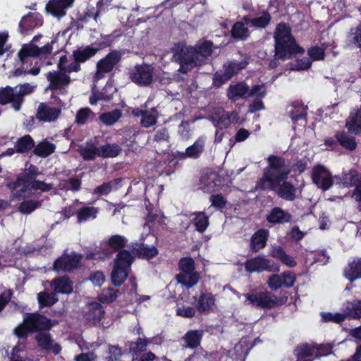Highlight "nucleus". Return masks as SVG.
Listing matches in <instances>:
<instances>
[{"label":"nucleus","mask_w":361,"mask_h":361,"mask_svg":"<svg viewBox=\"0 0 361 361\" xmlns=\"http://www.w3.org/2000/svg\"><path fill=\"white\" fill-rule=\"evenodd\" d=\"M239 121L238 113L235 111H224L217 120V127L220 129H226L231 124H235Z\"/></svg>","instance_id":"34"},{"label":"nucleus","mask_w":361,"mask_h":361,"mask_svg":"<svg viewBox=\"0 0 361 361\" xmlns=\"http://www.w3.org/2000/svg\"><path fill=\"white\" fill-rule=\"evenodd\" d=\"M250 35V32L244 23L240 21L235 22L231 30V37L235 40H245Z\"/></svg>","instance_id":"38"},{"label":"nucleus","mask_w":361,"mask_h":361,"mask_svg":"<svg viewBox=\"0 0 361 361\" xmlns=\"http://www.w3.org/2000/svg\"><path fill=\"white\" fill-rule=\"evenodd\" d=\"M27 355L25 350L19 345H16L12 349L10 357V361H26Z\"/></svg>","instance_id":"64"},{"label":"nucleus","mask_w":361,"mask_h":361,"mask_svg":"<svg viewBox=\"0 0 361 361\" xmlns=\"http://www.w3.org/2000/svg\"><path fill=\"white\" fill-rule=\"evenodd\" d=\"M35 341L39 348L44 350H50L52 349V351L55 355H58L61 350L59 344L55 343L54 345V340L52 339L51 334L48 332H39L35 336Z\"/></svg>","instance_id":"21"},{"label":"nucleus","mask_w":361,"mask_h":361,"mask_svg":"<svg viewBox=\"0 0 361 361\" xmlns=\"http://www.w3.org/2000/svg\"><path fill=\"white\" fill-rule=\"evenodd\" d=\"M37 300L39 307L44 308L51 307L58 302L59 298L54 292L49 293L46 291H42L37 294Z\"/></svg>","instance_id":"44"},{"label":"nucleus","mask_w":361,"mask_h":361,"mask_svg":"<svg viewBox=\"0 0 361 361\" xmlns=\"http://www.w3.org/2000/svg\"><path fill=\"white\" fill-rule=\"evenodd\" d=\"M196 308H194L190 306H179L177 304L176 309V314L177 316L183 317V318H192L195 317L196 314Z\"/></svg>","instance_id":"62"},{"label":"nucleus","mask_w":361,"mask_h":361,"mask_svg":"<svg viewBox=\"0 0 361 361\" xmlns=\"http://www.w3.org/2000/svg\"><path fill=\"white\" fill-rule=\"evenodd\" d=\"M345 126L348 132L353 135L361 134V105L355 113H350Z\"/></svg>","instance_id":"31"},{"label":"nucleus","mask_w":361,"mask_h":361,"mask_svg":"<svg viewBox=\"0 0 361 361\" xmlns=\"http://www.w3.org/2000/svg\"><path fill=\"white\" fill-rule=\"evenodd\" d=\"M51 320L38 312L25 313L23 324L14 329V334L18 338L27 339L29 334L47 331L51 329Z\"/></svg>","instance_id":"3"},{"label":"nucleus","mask_w":361,"mask_h":361,"mask_svg":"<svg viewBox=\"0 0 361 361\" xmlns=\"http://www.w3.org/2000/svg\"><path fill=\"white\" fill-rule=\"evenodd\" d=\"M47 78L49 81V88L56 90L62 85H67L71 82V78L65 72H49Z\"/></svg>","instance_id":"25"},{"label":"nucleus","mask_w":361,"mask_h":361,"mask_svg":"<svg viewBox=\"0 0 361 361\" xmlns=\"http://www.w3.org/2000/svg\"><path fill=\"white\" fill-rule=\"evenodd\" d=\"M213 42L212 41L206 40L198 46L193 47L195 49V54L198 56L199 59L202 60L211 56L212 53Z\"/></svg>","instance_id":"49"},{"label":"nucleus","mask_w":361,"mask_h":361,"mask_svg":"<svg viewBox=\"0 0 361 361\" xmlns=\"http://www.w3.org/2000/svg\"><path fill=\"white\" fill-rule=\"evenodd\" d=\"M37 45L30 42L24 44L17 54V61L23 66L28 62L29 58H37Z\"/></svg>","instance_id":"29"},{"label":"nucleus","mask_w":361,"mask_h":361,"mask_svg":"<svg viewBox=\"0 0 361 361\" xmlns=\"http://www.w3.org/2000/svg\"><path fill=\"white\" fill-rule=\"evenodd\" d=\"M105 314L103 306L97 302H92L87 305V310L84 318L87 324L97 325L100 323Z\"/></svg>","instance_id":"17"},{"label":"nucleus","mask_w":361,"mask_h":361,"mask_svg":"<svg viewBox=\"0 0 361 361\" xmlns=\"http://www.w3.org/2000/svg\"><path fill=\"white\" fill-rule=\"evenodd\" d=\"M335 138L337 139L338 144L347 150L354 151L357 148V143L355 137L343 130L336 132Z\"/></svg>","instance_id":"32"},{"label":"nucleus","mask_w":361,"mask_h":361,"mask_svg":"<svg viewBox=\"0 0 361 361\" xmlns=\"http://www.w3.org/2000/svg\"><path fill=\"white\" fill-rule=\"evenodd\" d=\"M122 114L120 109H114L111 111L106 112L100 116V120L107 126L114 124L121 117Z\"/></svg>","instance_id":"54"},{"label":"nucleus","mask_w":361,"mask_h":361,"mask_svg":"<svg viewBox=\"0 0 361 361\" xmlns=\"http://www.w3.org/2000/svg\"><path fill=\"white\" fill-rule=\"evenodd\" d=\"M270 256L280 260L281 263L288 267L293 268L297 265L296 261L290 255H288L280 245L272 247Z\"/></svg>","instance_id":"30"},{"label":"nucleus","mask_w":361,"mask_h":361,"mask_svg":"<svg viewBox=\"0 0 361 361\" xmlns=\"http://www.w3.org/2000/svg\"><path fill=\"white\" fill-rule=\"evenodd\" d=\"M271 16L267 11H263L262 15L252 18L253 27L256 28H266L271 23Z\"/></svg>","instance_id":"55"},{"label":"nucleus","mask_w":361,"mask_h":361,"mask_svg":"<svg viewBox=\"0 0 361 361\" xmlns=\"http://www.w3.org/2000/svg\"><path fill=\"white\" fill-rule=\"evenodd\" d=\"M205 140L200 137L195 142L188 147L185 152H177V157L180 160L186 159H197L200 158L204 150Z\"/></svg>","instance_id":"15"},{"label":"nucleus","mask_w":361,"mask_h":361,"mask_svg":"<svg viewBox=\"0 0 361 361\" xmlns=\"http://www.w3.org/2000/svg\"><path fill=\"white\" fill-rule=\"evenodd\" d=\"M179 158L177 157V152H165L159 159V176H169L173 173L178 165Z\"/></svg>","instance_id":"13"},{"label":"nucleus","mask_w":361,"mask_h":361,"mask_svg":"<svg viewBox=\"0 0 361 361\" xmlns=\"http://www.w3.org/2000/svg\"><path fill=\"white\" fill-rule=\"evenodd\" d=\"M152 68L149 65H136L129 72L132 82L140 86H147L152 82Z\"/></svg>","instance_id":"11"},{"label":"nucleus","mask_w":361,"mask_h":361,"mask_svg":"<svg viewBox=\"0 0 361 361\" xmlns=\"http://www.w3.org/2000/svg\"><path fill=\"white\" fill-rule=\"evenodd\" d=\"M55 149L56 145L54 143L44 140L39 142L37 145H35L32 152L39 157L46 158L53 154Z\"/></svg>","instance_id":"33"},{"label":"nucleus","mask_w":361,"mask_h":361,"mask_svg":"<svg viewBox=\"0 0 361 361\" xmlns=\"http://www.w3.org/2000/svg\"><path fill=\"white\" fill-rule=\"evenodd\" d=\"M196 300L195 308L200 313H204L213 310L215 306L216 298L211 292H201Z\"/></svg>","instance_id":"22"},{"label":"nucleus","mask_w":361,"mask_h":361,"mask_svg":"<svg viewBox=\"0 0 361 361\" xmlns=\"http://www.w3.org/2000/svg\"><path fill=\"white\" fill-rule=\"evenodd\" d=\"M81 258L80 255L60 257L55 260L54 269L57 272L72 271L78 267Z\"/></svg>","instance_id":"14"},{"label":"nucleus","mask_w":361,"mask_h":361,"mask_svg":"<svg viewBox=\"0 0 361 361\" xmlns=\"http://www.w3.org/2000/svg\"><path fill=\"white\" fill-rule=\"evenodd\" d=\"M17 87H18V90H16L17 100L20 101L22 106L25 101L24 97L32 93L34 91L35 87L31 86L29 83H24Z\"/></svg>","instance_id":"61"},{"label":"nucleus","mask_w":361,"mask_h":361,"mask_svg":"<svg viewBox=\"0 0 361 361\" xmlns=\"http://www.w3.org/2000/svg\"><path fill=\"white\" fill-rule=\"evenodd\" d=\"M132 114L135 117H142L140 123L143 127L148 128L156 123V116L147 110L135 108L133 109Z\"/></svg>","instance_id":"39"},{"label":"nucleus","mask_w":361,"mask_h":361,"mask_svg":"<svg viewBox=\"0 0 361 361\" xmlns=\"http://www.w3.org/2000/svg\"><path fill=\"white\" fill-rule=\"evenodd\" d=\"M51 287L56 294H69L73 291V283L66 276L54 279L51 283Z\"/></svg>","instance_id":"28"},{"label":"nucleus","mask_w":361,"mask_h":361,"mask_svg":"<svg viewBox=\"0 0 361 361\" xmlns=\"http://www.w3.org/2000/svg\"><path fill=\"white\" fill-rule=\"evenodd\" d=\"M307 107L303 105L293 106V109L290 112V117L293 123L307 118Z\"/></svg>","instance_id":"57"},{"label":"nucleus","mask_w":361,"mask_h":361,"mask_svg":"<svg viewBox=\"0 0 361 361\" xmlns=\"http://www.w3.org/2000/svg\"><path fill=\"white\" fill-rule=\"evenodd\" d=\"M128 276V269L114 265L111 273V282L115 286H120Z\"/></svg>","instance_id":"48"},{"label":"nucleus","mask_w":361,"mask_h":361,"mask_svg":"<svg viewBox=\"0 0 361 361\" xmlns=\"http://www.w3.org/2000/svg\"><path fill=\"white\" fill-rule=\"evenodd\" d=\"M127 240L123 235H113L108 240V245L114 250H121L126 247Z\"/></svg>","instance_id":"56"},{"label":"nucleus","mask_w":361,"mask_h":361,"mask_svg":"<svg viewBox=\"0 0 361 361\" xmlns=\"http://www.w3.org/2000/svg\"><path fill=\"white\" fill-rule=\"evenodd\" d=\"M41 206L42 201L33 200H24L19 204L18 211L22 214H28Z\"/></svg>","instance_id":"51"},{"label":"nucleus","mask_w":361,"mask_h":361,"mask_svg":"<svg viewBox=\"0 0 361 361\" xmlns=\"http://www.w3.org/2000/svg\"><path fill=\"white\" fill-rule=\"evenodd\" d=\"M304 52L305 49L298 44L295 37L274 42V57L276 59H290L295 54Z\"/></svg>","instance_id":"5"},{"label":"nucleus","mask_w":361,"mask_h":361,"mask_svg":"<svg viewBox=\"0 0 361 361\" xmlns=\"http://www.w3.org/2000/svg\"><path fill=\"white\" fill-rule=\"evenodd\" d=\"M174 56L180 64L179 71L182 73H187L195 66H200L202 62V59L196 55L193 47L181 48Z\"/></svg>","instance_id":"7"},{"label":"nucleus","mask_w":361,"mask_h":361,"mask_svg":"<svg viewBox=\"0 0 361 361\" xmlns=\"http://www.w3.org/2000/svg\"><path fill=\"white\" fill-rule=\"evenodd\" d=\"M334 180L341 188L355 187L361 180V174L355 170H350L348 173L343 172L341 176H335Z\"/></svg>","instance_id":"20"},{"label":"nucleus","mask_w":361,"mask_h":361,"mask_svg":"<svg viewBox=\"0 0 361 361\" xmlns=\"http://www.w3.org/2000/svg\"><path fill=\"white\" fill-rule=\"evenodd\" d=\"M267 166L264 169L262 177L257 183L262 190L274 191L286 201L293 202L297 198L298 187L287 179L290 170L286 167L283 157L271 154L267 159Z\"/></svg>","instance_id":"1"},{"label":"nucleus","mask_w":361,"mask_h":361,"mask_svg":"<svg viewBox=\"0 0 361 361\" xmlns=\"http://www.w3.org/2000/svg\"><path fill=\"white\" fill-rule=\"evenodd\" d=\"M133 252L139 258L149 259L158 254V249L155 247H149L147 245L141 244L132 249Z\"/></svg>","instance_id":"46"},{"label":"nucleus","mask_w":361,"mask_h":361,"mask_svg":"<svg viewBox=\"0 0 361 361\" xmlns=\"http://www.w3.org/2000/svg\"><path fill=\"white\" fill-rule=\"evenodd\" d=\"M312 180L314 184L324 191L330 189L335 181L331 173L323 165L320 164L313 167Z\"/></svg>","instance_id":"10"},{"label":"nucleus","mask_w":361,"mask_h":361,"mask_svg":"<svg viewBox=\"0 0 361 361\" xmlns=\"http://www.w3.org/2000/svg\"><path fill=\"white\" fill-rule=\"evenodd\" d=\"M40 174L42 173L39 168L31 164L28 168L25 169L17 176L16 180L7 183L6 187L13 192L16 190L13 194L18 200L25 197V193H30L32 190L42 192L51 190L52 183H47L44 181L37 180V176Z\"/></svg>","instance_id":"2"},{"label":"nucleus","mask_w":361,"mask_h":361,"mask_svg":"<svg viewBox=\"0 0 361 361\" xmlns=\"http://www.w3.org/2000/svg\"><path fill=\"white\" fill-rule=\"evenodd\" d=\"M99 209L94 207H82L77 210V222L78 224L84 223L90 220L96 219Z\"/></svg>","instance_id":"36"},{"label":"nucleus","mask_w":361,"mask_h":361,"mask_svg":"<svg viewBox=\"0 0 361 361\" xmlns=\"http://www.w3.org/2000/svg\"><path fill=\"white\" fill-rule=\"evenodd\" d=\"M43 24V18L39 13H28L24 16L18 24L20 34L27 35L35 28L40 27Z\"/></svg>","instance_id":"12"},{"label":"nucleus","mask_w":361,"mask_h":361,"mask_svg":"<svg viewBox=\"0 0 361 361\" xmlns=\"http://www.w3.org/2000/svg\"><path fill=\"white\" fill-rule=\"evenodd\" d=\"M179 269L181 271L180 274H189L195 271V261L190 257H183L178 263Z\"/></svg>","instance_id":"59"},{"label":"nucleus","mask_w":361,"mask_h":361,"mask_svg":"<svg viewBox=\"0 0 361 361\" xmlns=\"http://www.w3.org/2000/svg\"><path fill=\"white\" fill-rule=\"evenodd\" d=\"M177 279L179 283L183 284L187 288H191L198 283L200 274L195 271L189 274H178Z\"/></svg>","instance_id":"47"},{"label":"nucleus","mask_w":361,"mask_h":361,"mask_svg":"<svg viewBox=\"0 0 361 361\" xmlns=\"http://www.w3.org/2000/svg\"><path fill=\"white\" fill-rule=\"evenodd\" d=\"M16 151L18 154L28 153L35 147V141L30 135H25L15 143Z\"/></svg>","instance_id":"37"},{"label":"nucleus","mask_w":361,"mask_h":361,"mask_svg":"<svg viewBox=\"0 0 361 361\" xmlns=\"http://www.w3.org/2000/svg\"><path fill=\"white\" fill-rule=\"evenodd\" d=\"M99 51V48H97L93 44L73 50L72 54L73 61L70 63L68 71L79 72L81 70L80 64L93 57Z\"/></svg>","instance_id":"8"},{"label":"nucleus","mask_w":361,"mask_h":361,"mask_svg":"<svg viewBox=\"0 0 361 361\" xmlns=\"http://www.w3.org/2000/svg\"><path fill=\"white\" fill-rule=\"evenodd\" d=\"M348 40L350 44L356 48L361 49V23L356 27H351L348 34Z\"/></svg>","instance_id":"50"},{"label":"nucleus","mask_w":361,"mask_h":361,"mask_svg":"<svg viewBox=\"0 0 361 361\" xmlns=\"http://www.w3.org/2000/svg\"><path fill=\"white\" fill-rule=\"evenodd\" d=\"M216 180L215 174L202 176L200 180V188L204 192H212L217 185Z\"/></svg>","instance_id":"45"},{"label":"nucleus","mask_w":361,"mask_h":361,"mask_svg":"<svg viewBox=\"0 0 361 361\" xmlns=\"http://www.w3.org/2000/svg\"><path fill=\"white\" fill-rule=\"evenodd\" d=\"M98 154L99 147H97L93 144L80 149V154L85 161L94 160L95 158L98 157Z\"/></svg>","instance_id":"58"},{"label":"nucleus","mask_w":361,"mask_h":361,"mask_svg":"<svg viewBox=\"0 0 361 361\" xmlns=\"http://www.w3.org/2000/svg\"><path fill=\"white\" fill-rule=\"evenodd\" d=\"M343 276L350 282L361 279V257H355L343 269Z\"/></svg>","instance_id":"24"},{"label":"nucleus","mask_w":361,"mask_h":361,"mask_svg":"<svg viewBox=\"0 0 361 361\" xmlns=\"http://www.w3.org/2000/svg\"><path fill=\"white\" fill-rule=\"evenodd\" d=\"M193 224L195 229L200 233H203L209 225V217L204 212L195 213V218L193 219Z\"/></svg>","instance_id":"52"},{"label":"nucleus","mask_w":361,"mask_h":361,"mask_svg":"<svg viewBox=\"0 0 361 361\" xmlns=\"http://www.w3.org/2000/svg\"><path fill=\"white\" fill-rule=\"evenodd\" d=\"M148 343V339L138 338L136 341L129 342V351L133 355H137L146 350Z\"/></svg>","instance_id":"53"},{"label":"nucleus","mask_w":361,"mask_h":361,"mask_svg":"<svg viewBox=\"0 0 361 361\" xmlns=\"http://www.w3.org/2000/svg\"><path fill=\"white\" fill-rule=\"evenodd\" d=\"M75 0H49L46 10L52 16L61 18L66 14V10L73 6Z\"/></svg>","instance_id":"19"},{"label":"nucleus","mask_w":361,"mask_h":361,"mask_svg":"<svg viewBox=\"0 0 361 361\" xmlns=\"http://www.w3.org/2000/svg\"><path fill=\"white\" fill-rule=\"evenodd\" d=\"M314 354V350L307 343L298 345L294 351L296 361H312L310 357Z\"/></svg>","instance_id":"43"},{"label":"nucleus","mask_w":361,"mask_h":361,"mask_svg":"<svg viewBox=\"0 0 361 361\" xmlns=\"http://www.w3.org/2000/svg\"><path fill=\"white\" fill-rule=\"evenodd\" d=\"M121 57L122 54L120 51L113 50L107 54L105 57L100 59L97 63V79H102L106 73L112 71L121 60Z\"/></svg>","instance_id":"9"},{"label":"nucleus","mask_w":361,"mask_h":361,"mask_svg":"<svg viewBox=\"0 0 361 361\" xmlns=\"http://www.w3.org/2000/svg\"><path fill=\"white\" fill-rule=\"evenodd\" d=\"M269 231L261 228L255 232L250 238V248L252 252H257L264 248L268 240Z\"/></svg>","instance_id":"27"},{"label":"nucleus","mask_w":361,"mask_h":361,"mask_svg":"<svg viewBox=\"0 0 361 361\" xmlns=\"http://www.w3.org/2000/svg\"><path fill=\"white\" fill-rule=\"evenodd\" d=\"M61 113V108L51 107L47 104L42 102L38 106L36 117L40 121L50 123L55 121Z\"/></svg>","instance_id":"16"},{"label":"nucleus","mask_w":361,"mask_h":361,"mask_svg":"<svg viewBox=\"0 0 361 361\" xmlns=\"http://www.w3.org/2000/svg\"><path fill=\"white\" fill-rule=\"evenodd\" d=\"M18 87H12L9 85L0 88V104L6 105L11 104L12 108L18 111L22 106L17 100L16 89Z\"/></svg>","instance_id":"18"},{"label":"nucleus","mask_w":361,"mask_h":361,"mask_svg":"<svg viewBox=\"0 0 361 361\" xmlns=\"http://www.w3.org/2000/svg\"><path fill=\"white\" fill-rule=\"evenodd\" d=\"M244 267L248 273H262L263 271L279 273L280 271V266L278 263L261 255L247 259Z\"/></svg>","instance_id":"6"},{"label":"nucleus","mask_w":361,"mask_h":361,"mask_svg":"<svg viewBox=\"0 0 361 361\" xmlns=\"http://www.w3.org/2000/svg\"><path fill=\"white\" fill-rule=\"evenodd\" d=\"M202 331L199 330H190L183 337L186 343V347L195 349L197 348L201 343Z\"/></svg>","instance_id":"40"},{"label":"nucleus","mask_w":361,"mask_h":361,"mask_svg":"<svg viewBox=\"0 0 361 361\" xmlns=\"http://www.w3.org/2000/svg\"><path fill=\"white\" fill-rule=\"evenodd\" d=\"M133 262L134 257L131 255L130 252L123 249L116 255L114 260V266L128 270Z\"/></svg>","instance_id":"35"},{"label":"nucleus","mask_w":361,"mask_h":361,"mask_svg":"<svg viewBox=\"0 0 361 361\" xmlns=\"http://www.w3.org/2000/svg\"><path fill=\"white\" fill-rule=\"evenodd\" d=\"M121 147L117 144H106L99 147V157L114 158L121 152Z\"/></svg>","instance_id":"41"},{"label":"nucleus","mask_w":361,"mask_h":361,"mask_svg":"<svg viewBox=\"0 0 361 361\" xmlns=\"http://www.w3.org/2000/svg\"><path fill=\"white\" fill-rule=\"evenodd\" d=\"M293 216L282 208L275 207L267 215V221L272 224H284L292 221Z\"/></svg>","instance_id":"23"},{"label":"nucleus","mask_w":361,"mask_h":361,"mask_svg":"<svg viewBox=\"0 0 361 361\" xmlns=\"http://www.w3.org/2000/svg\"><path fill=\"white\" fill-rule=\"evenodd\" d=\"M249 86L245 82H239L231 85L227 90V96L231 101H236L240 98H247Z\"/></svg>","instance_id":"26"},{"label":"nucleus","mask_w":361,"mask_h":361,"mask_svg":"<svg viewBox=\"0 0 361 361\" xmlns=\"http://www.w3.org/2000/svg\"><path fill=\"white\" fill-rule=\"evenodd\" d=\"M293 38L294 37L292 35L291 27L288 23L281 22L276 25L274 34V42Z\"/></svg>","instance_id":"42"},{"label":"nucleus","mask_w":361,"mask_h":361,"mask_svg":"<svg viewBox=\"0 0 361 361\" xmlns=\"http://www.w3.org/2000/svg\"><path fill=\"white\" fill-rule=\"evenodd\" d=\"M57 41V38L55 37L50 42L46 44L44 46L42 47H39L37 46L36 52L37 53V57H41V58H47L49 56L51 55L52 50H53V44L56 43Z\"/></svg>","instance_id":"63"},{"label":"nucleus","mask_w":361,"mask_h":361,"mask_svg":"<svg viewBox=\"0 0 361 361\" xmlns=\"http://www.w3.org/2000/svg\"><path fill=\"white\" fill-rule=\"evenodd\" d=\"M347 314L353 319L361 318V300H354L346 306Z\"/></svg>","instance_id":"60"},{"label":"nucleus","mask_w":361,"mask_h":361,"mask_svg":"<svg viewBox=\"0 0 361 361\" xmlns=\"http://www.w3.org/2000/svg\"><path fill=\"white\" fill-rule=\"evenodd\" d=\"M243 296L246 298V302L252 307L262 310H271L286 304L288 301L287 295L276 297L268 290H253L250 293L243 294Z\"/></svg>","instance_id":"4"}]
</instances>
